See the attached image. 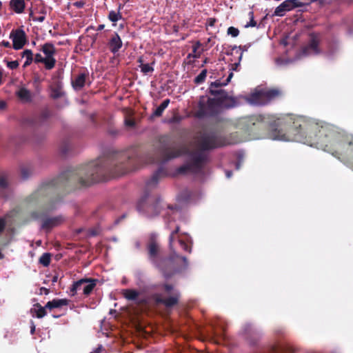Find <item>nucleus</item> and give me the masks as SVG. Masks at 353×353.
Returning <instances> with one entry per match:
<instances>
[{
  "instance_id": "nucleus-1",
  "label": "nucleus",
  "mask_w": 353,
  "mask_h": 353,
  "mask_svg": "<svg viewBox=\"0 0 353 353\" xmlns=\"http://www.w3.org/2000/svg\"><path fill=\"white\" fill-rule=\"evenodd\" d=\"M141 163L136 150L110 152L102 157L67 170L59 176L43 183L31 194L27 201L39 205L40 210L32 211L30 217L37 220L43 219L55 210L61 203V195L68 188L90 186L92 184L119 176L137 169Z\"/></svg>"
},
{
  "instance_id": "nucleus-2",
  "label": "nucleus",
  "mask_w": 353,
  "mask_h": 353,
  "mask_svg": "<svg viewBox=\"0 0 353 353\" xmlns=\"http://www.w3.org/2000/svg\"><path fill=\"white\" fill-rule=\"evenodd\" d=\"M245 131L257 139L268 138L283 141H296L308 145L311 143L317 123L298 118L290 122L283 132L279 128L282 121L272 114H253L241 119Z\"/></svg>"
},
{
  "instance_id": "nucleus-3",
  "label": "nucleus",
  "mask_w": 353,
  "mask_h": 353,
  "mask_svg": "<svg viewBox=\"0 0 353 353\" xmlns=\"http://www.w3.org/2000/svg\"><path fill=\"white\" fill-rule=\"evenodd\" d=\"M316 128L309 145L332 154L353 168V137L329 125L317 123Z\"/></svg>"
},
{
  "instance_id": "nucleus-4",
  "label": "nucleus",
  "mask_w": 353,
  "mask_h": 353,
  "mask_svg": "<svg viewBox=\"0 0 353 353\" xmlns=\"http://www.w3.org/2000/svg\"><path fill=\"white\" fill-rule=\"evenodd\" d=\"M232 77L233 72H230L225 81L221 82L219 79L210 83L208 88L209 93L216 97V98H210L206 96L200 97L196 109L193 112L194 117L203 119L207 117H214L218 114L220 106L225 108H232L236 106L237 101L236 99L229 96L225 90L219 88L228 85Z\"/></svg>"
},
{
  "instance_id": "nucleus-5",
  "label": "nucleus",
  "mask_w": 353,
  "mask_h": 353,
  "mask_svg": "<svg viewBox=\"0 0 353 353\" xmlns=\"http://www.w3.org/2000/svg\"><path fill=\"white\" fill-rule=\"evenodd\" d=\"M197 145L199 148L188 152L189 161L177 169L179 174L188 172L193 174L201 173L208 160L205 151L226 145L225 139L216 131H205L199 136Z\"/></svg>"
},
{
  "instance_id": "nucleus-6",
  "label": "nucleus",
  "mask_w": 353,
  "mask_h": 353,
  "mask_svg": "<svg viewBox=\"0 0 353 353\" xmlns=\"http://www.w3.org/2000/svg\"><path fill=\"white\" fill-rule=\"evenodd\" d=\"M180 227L178 225L170 235L169 247L172 250V254L169 257L161 256L159 260L153 265L159 270V272L163 274L165 279L171 278L176 272L181 270V263H183L184 266H187L188 265L186 257L179 255L173 250V243L176 237L179 238L178 233Z\"/></svg>"
},
{
  "instance_id": "nucleus-7",
  "label": "nucleus",
  "mask_w": 353,
  "mask_h": 353,
  "mask_svg": "<svg viewBox=\"0 0 353 353\" xmlns=\"http://www.w3.org/2000/svg\"><path fill=\"white\" fill-rule=\"evenodd\" d=\"M159 142L158 152L163 163L179 157L188 152L185 147L177 145L167 135L161 136Z\"/></svg>"
},
{
  "instance_id": "nucleus-8",
  "label": "nucleus",
  "mask_w": 353,
  "mask_h": 353,
  "mask_svg": "<svg viewBox=\"0 0 353 353\" xmlns=\"http://www.w3.org/2000/svg\"><path fill=\"white\" fill-rule=\"evenodd\" d=\"M161 201L160 197L145 193L139 201L137 209L145 216L152 218L160 214Z\"/></svg>"
},
{
  "instance_id": "nucleus-9",
  "label": "nucleus",
  "mask_w": 353,
  "mask_h": 353,
  "mask_svg": "<svg viewBox=\"0 0 353 353\" xmlns=\"http://www.w3.org/2000/svg\"><path fill=\"white\" fill-rule=\"evenodd\" d=\"M282 94L283 92L279 88L261 90L252 93L250 96V101L254 105H265L270 101L281 97Z\"/></svg>"
},
{
  "instance_id": "nucleus-10",
  "label": "nucleus",
  "mask_w": 353,
  "mask_h": 353,
  "mask_svg": "<svg viewBox=\"0 0 353 353\" xmlns=\"http://www.w3.org/2000/svg\"><path fill=\"white\" fill-rule=\"evenodd\" d=\"M97 281L95 279L83 278L73 282L70 288V296H75L78 290H82L83 295L88 296L96 287Z\"/></svg>"
},
{
  "instance_id": "nucleus-11",
  "label": "nucleus",
  "mask_w": 353,
  "mask_h": 353,
  "mask_svg": "<svg viewBox=\"0 0 353 353\" xmlns=\"http://www.w3.org/2000/svg\"><path fill=\"white\" fill-rule=\"evenodd\" d=\"M320 39L319 34L311 33L310 34V40L302 48L303 54L307 56L311 54H319L321 52L319 48Z\"/></svg>"
},
{
  "instance_id": "nucleus-12",
  "label": "nucleus",
  "mask_w": 353,
  "mask_h": 353,
  "mask_svg": "<svg viewBox=\"0 0 353 353\" xmlns=\"http://www.w3.org/2000/svg\"><path fill=\"white\" fill-rule=\"evenodd\" d=\"M10 39L12 41V48L14 50L22 49L27 42L26 34L21 28L12 30L10 34Z\"/></svg>"
},
{
  "instance_id": "nucleus-13",
  "label": "nucleus",
  "mask_w": 353,
  "mask_h": 353,
  "mask_svg": "<svg viewBox=\"0 0 353 353\" xmlns=\"http://www.w3.org/2000/svg\"><path fill=\"white\" fill-rule=\"evenodd\" d=\"M152 297L157 304H162L169 308L178 304L180 294L175 290L171 296L167 298H163L160 294H154Z\"/></svg>"
},
{
  "instance_id": "nucleus-14",
  "label": "nucleus",
  "mask_w": 353,
  "mask_h": 353,
  "mask_svg": "<svg viewBox=\"0 0 353 353\" xmlns=\"http://www.w3.org/2000/svg\"><path fill=\"white\" fill-rule=\"evenodd\" d=\"M149 261L154 265L162 256L159 244L154 239H150L146 245Z\"/></svg>"
},
{
  "instance_id": "nucleus-15",
  "label": "nucleus",
  "mask_w": 353,
  "mask_h": 353,
  "mask_svg": "<svg viewBox=\"0 0 353 353\" xmlns=\"http://www.w3.org/2000/svg\"><path fill=\"white\" fill-rule=\"evenodd\" d=\"M243 331L248 341L252 345H256L262 336L261 331L252 324L245 325Z\"/></svg>"
},
{
  "instance_id": "nucleus-16",
  "label": "nucleus",
  "mask_w": 353,
  "mask_h": 353,
  "mask_svg": "<svg viewBox=\"0 0 353 353\" xmlns=\"http://www.w3.org/2000/svg\"><path fill=\"white\" fill-rule=\"evenodd\" d=\"M65 219L63 215H58L53 217H48L43 219L41 228L46 230L50 231L53 228L59 226L65 221Z\"/></svg>"
},
{
  "instance_id": "nucleus-17",
  "label": "nucleus",
  "mask_w": 353,
  "mask_h": 353,
  "mask_svg": "<svg viewBox=\"0 0 353 353\" xmlns=\"http://www.w3.org/2000/svg\"><path fill=\"white\" fill-rule=\"evenodd\" d=\"M40 50L45 54L48 65H50L51 68H53L57 62L54 57L57 52L54 46L52 43H46L41 46Z\"/></svg>"
},
{
  "instance_id": "nucleus-18",
  "label": "nucleus",
  "mask_w": 353,
  "mask_h": 353,
  "mask_svg": "<svg viewBox=\"0 0 353 353\" xmlns=\"http://www.w3.org/2000/svg\"><path fill=\"white\" fill-rule=\"evenodd\" d=\"M108 46L110 52L114 54H117L122 48V40L117 32H114V34H112L108 43Z\"/></svg>"
},
{
  "instance_id": "nucleus-19",
  "label": "nucleus",
  "mask_w": 353,
  "mask_h": 353,
  "mask_svg": "<svg viewBox=\"0 0 353 353\" xmlns=\"http://www.w3.org/2000/svg\"><path fill=\"white\" fill-rule=\"evenodd\" d=\"M168 171L167 170L161 166L158 168V170L152 174V177L147 181L146 186L148 188L151 186H155L160 179L167 176Z\"/></svg>"
},
{
  "instance_id": "nucleus-20",
  "label": "nucleus",
  "mask_w": 353,
  "mask_h": 353,
  "mask_svg": "<svg viewBox=\"0 0 353 353\" xmlns=\"http://www.w3.org/2000/svg\"><path fill=\"white\" fill-rule=\"evenodd\" d=\"M88 74L86 73H81L78 74L72 81V85L74 90H80L85 85Z\"/></svg>"
},
{
  "instance_id": "nucleus-21",
  "label": "nucleus",
  "mask_w": 353,
  "mask_h": 353,
  "mask_svg": "<svg viewBox=\"0 0 353 353\" xmlns=\"http://www.w3.org/2000/svg\"><path fill=\"white\" fill-rule=\"evenodd\" d=\"M69 303L70 300L67 299H54L46 304V307L50 310H52L55 308H60L62 306H66L69 304Z\"/></svg>"
},
{
  "instance_id": "nucleus-22",
  "label": "nucleus",
  "mask_w": 353,
  "mask_h": 353,
  "mask_svg": "<svg viewBox=\"0 0 353 353\" xmlns=\"http://www.w3.org/2000/svg\"><path fill=\"white\" fill-rule=\"evenodd\" d=\"M292 10L291 2L290 0H285L276 8L274 14L275 16L282 17L286 12Z\"/></svg>"
},
{
  "instance_id": "nucleus-23",
  "label": "nucleus",
  "mask_w": 353,
  "mask_h": 353,
  "mask_svg": "<svg viewBox=\"0 0 353 353\" xmlns=\"http://www.w3.org/2000/svg\"><path fill=\"white\" fill-rule=\"evenodd\" d=\"M50 116V110L48 108H44L41 111L39 115L34 119L33 123L36 125H41L46 121Z\"/></svg>"
},
{
  "instance_id": "nucleus-24",
  "label": "nucleus",
  "mask_w": 353,
  "mask_h": 353,
  "mask_svg": "<svg viewBox=\"0 0 353 353\" xmlns=\"http://www.w3.org/2000/svg\"><path fill=\"white\" fill-rule=\"evenodd\" d=\"M145 60L143 56L138 58L137 62L139 63V67L141 69V72L144 74L152 73L154 71V68L152 65L154 64V60L151 63V65L144 63Z\"/></svg>"
},
{
  "instance_id": "nucleus-25",
  "label": "nucleus",
  "mask_w": 353,
  "mask_h": 353,
  "mask_svg": "<svg viewBox=\"0 0 353 353\" xmlns=\"http://www.w3.org/2000/svg\"><path fill=\"white\" fill-rule=\"evenodd\" d=\"M17 97L23 102H30L32 101V94L30 90L26 88H21L17 92Z\"/></svg>"
},
{
  "instance_id": "nucleus-26",
  "label": "nucleus",
  "mask_w": 353,
  "mask_h": 353,
  "mask_svg": "<svg viewBox=\"0 0 353 353\" xmlns=\"http://www.w3.org/2000/svg\"><path fill=\"white\" fill-rule=\"evenodd\" d=\"M33 306L34 307L32 309L31 312L34 314L38 319H41L46 315V310L48 308L46 307V305L43 307L40 303H35Z\"/></svg>"
},
{
  "instance_id": "nucleus-27",
  "label": "nucleus",
  "mask_w": 353,
  "mask_h": 353,
  "mask_svg": "<svg viewBox=\"0 0 353 353\" xmlns=\"http://www.w3.org/2000/svg\"><path fill=\"white\" fill-rule=\"evenodd\" d=\"M10 5L16 13H22L24 11V0H11Z\"/></svg>"
},
{
  "instance_id": "nucleus-28",
  "label": "nucleus",
  "mask_w": 353,
  "mask_h": 353,
  "mask_svg": "<svg viewBox=\"0 0 353 353\" xmlns=\"http://www.w3.org/2000/svg\"><path fill=\"white\" fill-rule=\"evenodd\" d=\"M170 101L169 99H165L161 105L153 112L151 115V118L153 117H159L163 114V111L168 106Z\"/></svg>"
},
{
  "instance_id": "nucleus-29",
  "label": "nucleus",
  "mask_w": 353,
  "mask_h": 353,
  "mask_svg": "<svg viewBox=\"0 0 353 353\" xmlns=\"http://www.w3.org/2000/svg\"><path fill=\"white\" fill-rule=\"evenodd\" d=\"M122 294L127 300L134 301L138 298L139 293L135 290L125 289L123 290Z\"/></svg>"
},
{
  "instance_id": "nucleus-30",
  "label": "nucleus",
  "mask_w": 353,
  "mask_h": 353,
  "mask_svg": "<svg viewBox=\"0 0 353 353\" xmlns=\"http://www.w3.org/2000/svg\"><path fill=\"white\" fill-rule=\"evenodd\" d=\"M21 57L26 58V61L23 65V68H26L30 65L32 61H34L33 53L31 50L26 49L21 53Z\"/></svg>"
},
{
  "instance_id": "nucleus-31",
  "label": "nucleus",
  "mask_w": 353,
  "mask_h": 353,
  "mask_svg": "<svg viewBox=\"0 0 353 353\" xmlns=\"http://www.w3.org/2000/svg\"><path fill=\"white\" fill-rule=\"evenodd\" d=\"M8 188V179L7 176L4 174H0V189L1 192L0 193L1 196L3 198H7L8 195L5 194V192L7 190Z\"/></svg>"
},
{
  "instance_id": "nucleus-32",
  "label": "nucleus",
  "mask_w": 353,
  "mask_h": 353,
  "mask_svg": "<svg viewBox=\"0 0 353 353\" xmlns=\"http://www.w3.org/2000/svg\"><path fill=\"white\" fill-rule=\"evenodd\" d=\"M34 62L35 63H43L45 68L48 70H52L50 65H48V60L46 59V57H43L41 54L37 53L34 55Z\"/></svg>"
},
{
  "instance_id": "nucleus-33",
  "label": "nucleus",
  "mask_w": 353,
  "mask_h": 353,
  "mask_svg": "<svg viewBox=\"0 0 353 353\" xmlns=\"http://www.w3.org/2000/svg\"><path fill=\"white\" fill-rule=\"evenodd\" d=\"M21 176L23 179H27L32 173V169L30 166L24 165L20 170Z\"/></svg>"
},
{
  "instance_id": "nucleus-34",
  "label": "nucleus",
  "mask_w": 353,
  "mask_h": 353,
  "mask_svg": "<svg viewBox=\"0 0 353 353\" xmlns=\"http://www.w3.org/2000/svg\"><path fill=\"white\" fill-rule=\"evenodd\" d=\"M51 261V254L48 252L43 253L39 258V263L44 267H48Z\"/></svg>"
},
{
  "instance_id": "nucleus-35",
  "label": "nucleus",
  "mask_w": 353,
  "mask_h": 353,
  "mask_svg": "<svg viewBox=\"0 0 353 353\" xmlns=\"http://www.w3.org/2000/svg\"><path fill=\"white\" fill-rule=\"evenodd\" d=\"M207 72L206 69L203 70L201 73L194 78V83L196 85L203 83L205 81Z\"/></svg>"
},
{
  "instance_id": "nucleus-36",
  "label": "nucleus",
  "mask_w": 353,
  "mask_h": 353,
  "mask_svg": "<svg viewBox=\"0 0 353 353\" xmlns=\"http://www.w3.org/2000/svg\"><path fill=\"white\" fill-rule=\"evenodd\" d=\"M121 18H122V16H121V14L120 13L119 11L115 12L114 10H111L109 12L108 19L110 21H111L112 22H114V23L117 22V21H119Z\"/></svg>"
},
{
  "instance_id": "nucleus-37",
  "label": "nucleus",
  "mask_w": 353,
  "mask_h": 353,
  "mask_svg": "<svg viewBox=\"0 0 353 353\" xmlns=\"http://www.w3.org/2000/svg\"><path fill=\"white\" fill-rule=\"evenodd\" d=\"M201 46V43L199 41H197L193 46H192V52L193 54H189L188 55V57H194V58H199L200 57V52L197 53V50L200 48Z\"/></svg>"
},
{
  "instance_id": "nucleus-38",
  "label": "nucleus",
  "mask_w": 353,
  "mask_h": 353,
  "mask_svg": "<svg viewBox=\"0 0 353 353\" xmlns=\"http://www.w3.org/2000/svg\"><path fill=\"white\" fill-rule=\"evenodd\" d=\"M40 15L37 17H33V21L43 22L46 19V10L45 8H42L39 11Z\"/></svg>"
},
{
  "instance_id": "nucleus-39",
  "label": "nucleus",
  "mask_w": 353,
  "mask_h": 353,
  "mask_svg": "<svg viewBox=\"0 0 353 353\" xmlns=\"http://www.w3.org/2000/svg\"><path fill=\"white\" fill-rule=\"evenodd\" d=\"M179 244L180 247L185 252H188L189 253L191 252V246L188 245V243L184 241L183 240L179 239L178 240Z\"/></svg>"
},
{
  "instance_id": "nucleus-40",
  "label": "nucleus",
  "mask_w": 353,
  "mask_h": 353,
  "mask_svg": "<svg viewBox=\"0 0 353 353\" xmlns=\"http://www.w3.org/2000/svg\"><path fill=\"white\" fill-rule=\"evenodd\" d=\"M236 53L238 54V62H234V63L231 64V69L232 70H238V68L240 65V61L242 59V52H239L238 50L236 51Z\"/></svg>"
},
{
  "instance_id": "nucleus-41",
  "label": "nucleus",
  "mask_w": 353,
  "mask_h": 353,
  "mask_svg": "<svg viewBox=\"0 0 353 353\" xmlns=\"http://www.w3.org/2000/svg\"><path fill=\"white\" fill-rule=\"evenodd\" d=\"M227 32L232 37H236L239 34V30L238 28L233 26H230L228 28Z\"/></svg>"
},
{
  "instance_id": "nucleus-42",
  "label": "nucleus",
  "mask_w": 353,
  "mask_h": 353,
  "mask_svg": "<svg viewBox=\"0 0 353 353\" xmlns=\"http://www.w3.org/2000/svg\"><path fill=\"white\" fill-rule=\"evenodd\" d=\"M292 10L296 8L302 7L305 5L301 0H290Z\"/></svg>"
},
{
  "instance_id": "nucleus-43",
  "label": "nucleus",
  "mask_w": 353,
  "mask_h": 353,
  "mask_svg": "<svg viewBox=\"0 0 353 353\" xmlns=\"http://www.w3.org/2000/svg\"><path fill=\"white\" fill-rule=\"evenodd\" d=\"M249 15L250 17V21L245 26V28L255 27L256 26V22L254 19L253 12H250Z\"/></svg>"
},
{
  "instance_id": "nucleus-44",
  "label": "nucleus",
  "mask_w": 353,
  "mask_h": 353,
  "mask_svg": "<svg viewBox=\"0 0 353 353\" xmlns=\"http://www.w3.org/2000/svg\"><path fill=\"white\" fill-rule=\"evenodd\" d=\"M162 288L163 289L165 290V292L166 293H172L174 291V286L171 284H168V283H163L162 285Z\"/></svg>"
},
{
  "instance_id": "nucleus-45",
  "label": "nucleus",
  "mask_w": 353,
  "mask_h": 353,
  "mask_svg": "<svg viewBox=\"0 0 353 353\" xmlns=\"http://www.w3.org/2000/svg\"><path fill=\"white\" fill-rule=\"evenodd\" d=\"M19 61H8L7 62V66L11 70L17 69L19 67Z\"/></svg>"
},
{
  "instance_id": "nucleus-46",
  "label": "nucleus",
  "mask_w": 353,
  "mask_h": 353,
  "mask_svg": "<svg viewBox=\"0 0 353 353\" xmlns=\"http://www.w3.org/2000/svg\"><path fill=\"white\" fill-rule=\"evenodd\" d=\"M91 353H106L105 350L103 348L102 345H98L97 348L94 350Z\"/></svg>"
},
{
  "instance_id": "nucleus-47",
  "label": "nucleus",
  "mask_w": 353,
  "mask_h": 353,
  "mask_svg": "<svg viewBox=\"0 0 353 353\" xmlns=\"http://www.w3.org/2000/svg\"><path fill=\"white\" fill-rule=\"evenodd\" d=\"M125 124L128 127L132 128L135 125V121L132 119H126L125 120Z\"/></svg>"
},
{
  "instance_id": "nucleus-48",
  "label": "nucleus",
  "mask_w": 353,
  "mask_h": 353,
  "mask_svg": "<svg viewBox=\"0 0 353 353\" xmlns=\"http://www.w3.org/2000/svg\"><path fill=\"white\" fill-rule=\"evenodd\" d=\"M216 22V19L215 18H208L207 19L206 25L210 27H213Z\"/></svg>"
},
{
  "instance_id": "nucleus-49",
  "label": "nucleus",
  "mask_w": 353,
  "mask_h": 353,
  "mask_svg": "<svg viewBox=\"0 0 353 353\" xmlns=\"http://www.w3.org/2000/svg\"><path fill=\"white\" fill-rule=\"evenodd\" d=\"M248 48V47L247 46H240L239 47L238 51H239V52H242L243 53L244 51H247ZM232 50H236V51L237 50V47L235 46L234 48H233Z\"/></svg>"
},
{
  "instance_id": "nucleus-50",
  "label": "nucleus",
  "mask_w": 353,
  "mask_h": 353,
  "mask_svg": "<svg viewBox=\"0 0 353 353\" xmlns=\"http://www.w3.org/2000/svg\"><path fill=\"white\" fill-rule=\"evenodd\" d=\"M69 145H63L61 147V152L63 154H65L69 150Z\"/></svg>"
},
{
  "instance_id": "nucleus-51",
  "label": "nucleus",
  "mask_w": 353,
  "mask_h": 353,
  "mask_svg": "<svg viewBox=\"0 0 353 353\" xmlns=\"http://www.w3.org/2000/svg\"><path fill=\"white\" fill-rule=\"evenodd\" d=\"M6 227V221L3 219H0V233L2 232Z\"/></svg>"
},
{
  "instance_id": "nucleus-52",
  "label": "nucleus",
  "mask_w": 353,
  "mask_h": 353,
  "mask_svg": "<svg viewBox=\"0 0 353 353\" xmlns=\"http://www.w3.org/2000/svg\"><path fill=\"white\" fill-rule=\"evenodd\" d=\"M39 291H40V294H44L47 295L50 292V290L44 287H41L39 289Z\"/></svg>"
},
{
  "instance_id": "nucleus-53",
  "label": "nucleus",
  "mask_w": 353,
  "mask_h": 353,
  "mask_svg": "<svg viewBox=\"0 0 353 353\" xmlns=\"http://www.w3.org/2000/svg\"><path fill=\"white\" fill-rule=\"evenodd\" d=\"M0 46H2L5 48H11V44L9 41H2L1 43H0Z\"/></svg>"
},
{
  "instance_id": "nucleus-54",
  "label": "nucleus",
  "mask_w": 353,
  "mask_h": 353,
  "mask_svg": "<svg viewBox=\"0 0 353 353\" xmlns=\"http://www.w3.org/2000/svg\"><path fill=\"white\" fill-rule=\"evenodd\" d=\"M220 337V338H224V336H223V334H218L216 331L214 332V338H216V337Z\"/></svg>"
},
{
  "instance_id": "nucleus-55",
  "label": "nucleus",
  "mask_w": 353,
  "mask_h": 353,
  "mask_svg": "<svg viewBox=\"0 0 353 353\" xmlns=\"http://www.w3.org/2000/svg\"><path fill=\"white\" fill-rule=\"evenodd\" d=\"M278 352H279V349H278V347H272L271 348V352H270V353H278Z\"/></svg>"
},
{
  "instance_id": "nucleus-56",
  "label": "nucleus",
  "mask_w": 353,
  "mask_h": 353,
  "mask_svg": "<svg viewBox=\"0 0 353 353\" xmlns=\"http://www.w3.org/2000/svg\"><path fill=\"white\" fill-rule=\"evenodd\" d=\"M75 5L78 7V8H81L84 5V3L83 1H77L75 3Z\"/></svg>"
},
{
  "instance_id": "nucleus-57",
  "label": "nucleus",
  "mask_w": 353,
  "mask_h": 353,
  "mask_svg": "<svg viewBox=\"0 0 353 353\" xmlns=\"http://www.w3.org/2000/svg\"><path fill=\"white\" fill-rule=\"evenodd\" d=\"M225 174H226L227 178H230L232 175V172L230 171V170H227L225 172Z\"/></svg>"
},
{
  "instance_id": "nucleus-58",
  "label": "nucleus",
  "mask_w": 353,
  "mask_h": 353,
  "mask_svg": "<svg viewBox=\"0 0 353 353\" xmlns=\"http://www.w3.org/2000/svg\"><path fill=\"white\" fill-rule=\"evenodd\" d=\"M35 332V325L34 324L32 323V326H31V330H30V332L32 334H33Z\"/></svg>"
},
{
  "instance_id": "nucleus-59",
  "label": "nucleus",
  "mask_w": 353,
  "mask_h": 353,
  "mask_svg": "<svg viewBox=\"0 0 353 353\" xmlns=\"http://www.w3.org/2000/svg\"><path fill=\"white\" fill-rule=\"evenodd\" d=\"M104 28H105V25H104V24H101V25H99V26L97 27V30H98V31L102 30H103V29H104Z\"/></svg>"
},
{
  "instance_id": "nucleus-60",
  "label": "nucleus",
  "mask_w": 353,
  "mask_h": 353,
  "mask_svg": "<svg viewBox=\"0 0 353 353\" xmlns=\"http://www.w3.org/2000/svg\"><path fill=\"white\" fill-rule=\"evenodd\" d=\"M6 107V103L3 101H0V108L3 109Z\"/></svg>"
},
{
  "instance_id": "nucleus-61",
  "label": "nucleus",
  "mask_w": 353,
  "mask_h": 353,
  "mask_svg": "<svg viewBox=\"0 0 353 353\" xmlns=\"http://www.w3.org/2000/svg\"><path fill=\"white\" fill-rule=\"evenodd\" d=\"M2 76H3V72H2V70L0 69V85L2 83Z\"/></svg>"
},
{
  "instance_id": "nucleus-62",
  "label": "nucleus",
  "mask_w": 353,
  "mask_h": 353,
  "mask_svg": "<svg viewBox=\"0 0 353 353\" xmlns=\"http://www.w3.org/2000/svg\"><path fill=\"white\" fill-rule=\"evenodd\" d=\"M172 120L174 122H178L180 120V118L178 117H173Z\"/></svg>"
},
{
  "instance_id": "nucleus-63",
  "label": "nucleus",
  "mask_w": 353,
  "mask_h": 353,
  "mask_svg": "<svg viewBox=\"0 0 353 353\" xmlns=\"http://www.w3.org/2000/svg\"><path fill=\"white\" fill-rule=\"evenodd\" d=\"M30 17H32L33 19L34 15H33V11L32 10H30Z\"/></svg>"
},
{
  "instance_id": "nucleus-64",
  "label": "nucleus",
  "mask_w": 353,
  "mask_h": 353,
  "mask_svg": "<svg viewBox=\"0 0 353 353\" xmlns=\"http://www.w3.org/2000/svg\"><path fill=\"white\" fill-rule=\"evenodd\" d=\"M57 281V276H54L53 279H52V281L53 282H56Z\"/></svg>"
}]
</instances>
